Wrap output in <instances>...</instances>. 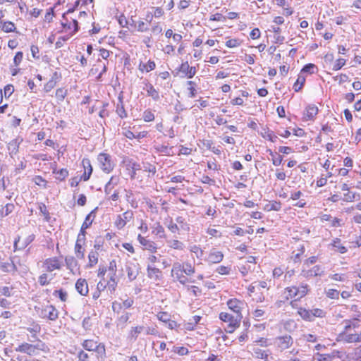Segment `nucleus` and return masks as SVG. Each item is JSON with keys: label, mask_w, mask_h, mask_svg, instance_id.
Instances as JSON below:
<instances>
[{"label": "nucleus", "mask_w": 361, "mask_h": 361, "mask_svg": "<svg viewBox=\"0 0 361 361\" xmlns=\"http://www.w3.org/2000/svg\"><path fill=\"white\" fill-rule=\"evenodd\" d=\"M81 345L85 350L95 352L99 361H103L106 357L105 345L103 343L94 339H85L82 342Z\"/></svg>", "instance_id": "obj_1"}, {"label": "nucleus", "mask_w": 361, "mask_h": 361, "mask_svg": "<svg viewBox=\"0 0 361 361\" xmlns=\"http://www.w3.org/2000/svg\"><path fill=\"white\" fill-rule=\"evenodd\" d=\"M309 291V286L306 283H302L300 286H290L285 288L286 299L295 298V300L305 297Z\"/></svg>", "instance_id": "obj_2"}, {"label": "nucleus", "mask_w": 361, "mask_h": 361, "mask_svg": "<svg viewBox=\"0 0 361 361\" xmlns=\"http://www.w3.org/2000/svg\"><path fill=\"white\" fill-rule=\"evenodd\" d=\"M243 316L234 317L233 315L227 312H221L219 319L224 322L228 323L226 328V331L228 334H232L234 331L239 327L240 322Z\"/></svg>", "instance_id": "obj_3"}, {"label": "nucleus", "mask_w": 361, "mask_h": 361, "mask_svg": "<svg viewBox=\"0 0 361 361\" xmlns=\"http://www.w3.org/2000/svg\"><path fill=\"white\" fill-rule=\"evenodd\" d=\"M293 343V337L288 334L276 336L274 341L276 350L280 353H283L286 350L290 348Z\"/></svg>", "instance_id": "obj_4"}, {"label": "nucleus", "mask_w": 361, "mask_h": 361, "mask_svg": "<svg viewBox=\"0 0 361 361\" xmlns=\"http://www.w3.org/2000/svg\"><path fill=\"white\" fill-rule=\"evenodd\" d=\"M100 169L105 173H109L114 168L111 157L106 153H100L97 157Z\"/></svg>", "instance_id": "obj_5"}, {"label": "nucleus", "mask_w": 361, "mask_h": 361, "mask_svg": "<svg viewBox=\"0 0 361 361\" xmlns=\"http://www.w3.org/2000/svg\"><path fill=\"white\" fill-rule=\"evenodd\" d=\"M317 361H334L336 359H340L344 361L346 355L345 353L341 350H334L330 353L320 354L317 353Z\"/></svg>", "instance_id": "obj_6"}, {"label": "nucleus", "mask_w": 361, "mask_h": 361, "mask_svg": "<svg viewBox=\"0 0 361 361\" xmlns=\"http://www.w3.org/2000/svg\"><path fill=\"white\" fill-rule=\"evenodd\" d=\"M324 269L320 265H315L311 269L303 268L300 272V276L305 279H310L315 276L324 275Z\"/></svg>", "instance_id": "obj_7"}, {"label": "nucleus", "mask_w": 361, "mask_h": 361, "mask_svg": "<svg viewBox=\"0 0 361 361\" xmlns=\"http://www.w3.org/2000/svg\"><path fill=\"white\" fill-rule=\"evenodd\" d=\"M133 219V212L131 210H128L116 216L114 224L118 229L121 230Z\"/></svg>", "instance_id": "obj_8"}, {"label": "nucleus", "mask_w": 361, "mask_h": 361, "mask_svg": "<svg viewBox=\"0 0 361 361\" xmlns=\"http://www.w3.org/2000/svg\"><path fill=\"white\" fill-rule=\"evenodd\" d=\"M73 12V10L69 9L66 13H64L62 16L63 21L61 22V25L63 28L66 30H71L73 28V32L70 34V36H73L75 32L78 31V23L75 19H72L71 22H68L66 16Z\"/></svg>", "instance_id": "obj_9"}, {"label": "nucleus", "mask_w": 361, "mask_h": 361, "mask_svg": "<svg viewBox=\"0 0 361 361\" xmlns=\"http://www.w3.org/2000/svg\"><path fill=\"white\" fill-rule=\"evenodd\" d=\"M228 308L237 314L238 317L242 316L241 312L245 305L243 300L237 298H231L227 301Z\"/></svg>", "instance_id": "obj_10"}, {"label": "nucleus", "mask_w": 361, "mask_h": 361, "mask_svg": "<svg viewBox=\"0 0 361 361\" xmlns=\"http://www.w3.org/2000/svg\"><path fill=\"white\" fill-rule=\"evenodd\" d=\"M137 240L144 249L147 250L151 252H155L157 251V245L154 241L147 239L141 234H138Z\"/></svg>", "instance_id": "obj_11"}, {"label": "nucleus", "mask_w": 361, "mask_h": 361, "mask_svg": "<svg viewBox=\"0 0 361 361\" xmlns=\"http://www.w3.org/2000/svg\"><path fill=\"white\" fill-rule=\"evenodd\" d=\"M223 259L224 254L221 251L213 248L209 252L207 257L205 259V261L210 264H217L221 262Z\"/></svg>", "instance_id": "obj_12"}, {"label": "nucleus", "mask_w": 361, "mask_h": 361, "mask_svg": "<svg viewBox=\"0 0 361 361\" xmlns=\"http://www.w3.org/2000/svg\"><path fill=\"white\" fill-rule=\"evenodd\" d=\"M304 196L303 193L300 190H293L290 192V200H298L293 205L299 208H303L305 207L307 202L305 199L302 198Z\"/></svg>", "instance_id": "obj_13"}, {"label": "nucleus", "mask_w": 361, "mask_h": 361, "mask_svg": "<svg viewBox=\"0 0 361 361\" xmlns=\"http://www.w3.org/2000/svg\"><path fill=\"white\" fill-rule=\"evenodd\" d=\"M44 266L47 271H53L56 269H60L61 262L57 257H51L47 259L44 262Z\"/></svg>", "instance_id": "obj_14"}, {"label": "nucleus", "mask_w": 361, "mask_h": 361, "mask_svg": "<svg viewBox=\"0 0 361 361\" xmlns=\"http://www.w3.org/2000/svg\"><path fill=\"white\" fill-rule=\"evenodd\" d=\"M38 349V346L35 345H32L27 343H23L19 345L16 348V351L24 353L29 355H35L36 350Z\"/></svg>", "instance_id": "obj_15"}, {"label": "nucleus", "mask_w": 361, "mask_h": 361, "mask_svg": "<svg viewBox=\"0 0 361 361\" xmlns=\"http://www.w3.org/2000/svg\"><path fill=\"white\" fill-rule=\"evenodd\" d=\"M82 165L84 169V173L81 176L80 180H83L84 181H87L90 179V176L92 173V167L90 163V160L89 159H83L82 161Z\"/></svg>", "instance_id": "obj_16"}, {"label": "nucleus", "mask_w": 361, "mask_h": 361, "mask_svg": "<svg viewBox=\"0 0 361 361\" xmlns=\"http://www.w3.org/2000/svg\"><path fill=\"white\" fill-rule=\"evenodd\" d=\"M318 114V108L314 104L308 105L304 112V118L305 121H313Z\"/></svg>", "instance_id": "obj_17"}, {"label": "nucleus", "mask_w": 361, "mask_h": 361, "mask_svg": "<svg viewBox=\"0 0 361 361\" xmlns=\"http://www.w3.org/2000/svg\"><path fill=\"white\" fill-rule=\"evenodd\" d=\"M44 317H47L49 319L54 321L58 318V311L52 305L47 306L42 312Z\"/></svg>", "instance_id": "obj_18"}, {"label": "nucleus", "mask_w": 361, "mask_h": 361, "mask_svg": "<svg viewBox=\"0 0 361 361\" xmlns=\"http://www.w3.org/2000/svg\"><path fill=\"white\" fill-rule=\"evenodd\" d=\"M152 233L159 238H166V233L164 228L159 222H156L152 227Z\"/></svg>", "instance_id": "obj_19"}, {"label": "nucleus", "mask_w": 361, "mask_h": 361, "mask_svg": "<svg viewBox=\"0 0 361 361\" xmlns=\"http://www.w3.org/2000/svg\"><path fill=\"white\" fill-rule=\"evenodd\" d=\"M75 288L81 295H86L88 293V285L85 279H79L75 283Z\"/></svg>", "instance_id": "obj_20"}, {"label": "nucleus", "mask_w": 361, "mask_h": 361, "mask_svg": "<svg viewBox=\"0 0 361 361\" xmlns=\"http://www.w3.org/2000/svg\"><path fill=\"white\" fill-rule=\"evenodd\" d=\"M22 140H19L18 138L13 139L11 141L9 142L8 144V150L9 155L13 157L14 155H16L19 149V145L21 142Z\"/></svg>", "instance_id": "obj_21"}, {"label": "nucleus", "mask_w": 361, "mask_h": 361, "mask_svg": "<svg viewBox=\"0 0 361 361\" xmlns=\"http://www.w3.org/2000/svg\"><path fill=\"white\" fill-rule=\"evenodd\" d=\"M176 222L179 226L180 231L189 232L190 231V226L185 217L182 216H177Z\"/></svg>", "instance_id": "obj_22"}, {"label": "nucleus", "mask_w": 361, "mask_h": 361, "mask_svg": "<svg viewBox=\"0 0 361 361\" xmlns=\"http://www.w3.org/2000/svg\"><path fill=\"white\" fill-rule=\"evenodd\" d=\"M120 181V178L118 176H113L111 177L110 180L106 184L104 187V192L106 194H110L112 189L116 186Z\"/></svg>", "instance_id": "obj_23"}, {"label": "nucleus", "mask_w": 361, "mask_h": 361, "mask_svg": "<svg viewBox=\"0 0 361 361\" xmlns=\"http://www.w3.org/2000/svg\"><path fill=\"white\" fill-rule=\"evenodd\" d=\"M145 330L143 326H137L132 327L128 333V339L131 341H135L139 336Z\"/></svg>", "instance_id": "obj_24"}, {"label": "nucleus", "mask_w": 361, "mask_h": 361, "mask_svg": "<svg viewBox=\"0 0 361 361\" xmlns=\"http://www.w3.org/2000/svg\"><path fill=\"white\" fill-rule=\"evenodd\" d=\"M155 152L165 156H170L172 154V147L162 144H157L154 146Z\"/></svg>", "instance_id": "obj_25"}, {"label": "nucleus", "mask_w": 361, "mask_h": 361, "mask_svg": "<svg viewBox=\"0 0 361 361\" xmlns=\"http://www.w3.org/2000/svg\"><path fill=\"white\" fill-rule=\"evenodd\" d=\"M171 273L175 280L178 278L179 276L184 274L182 264L178 262H174Z\"/></svg>", "instance_id": "obj_26"}, {"label": "nucleus", "mask_w": 361, "mask_h": 361, "mask_svg": "<svg viewBox=\"0 0 361 361\" xmlns=\"http://www.w3.org/2000/svg\"><path fill=\"white\" fill-rule=\"evenodd\" d=\"M147 94L149 97H151L154 101H158L160 99L159 92L154 87V86L148 83L146 85Z\"/></svg>", "instance_id": "obj_27"}, {"label": "nucleus", "mask_w": 361, "mask_h": 361, "mask_svg": "<svg viewBox=\"0 0 361 361\" xmlns=\"http://www.w3.org/2000/svg\"><path fill=\"white\" fill-rule=\"evenodd\" d=\"M147 275L149 278L155 280H159L161 276V271L156 267L148 265L147 267Z\"/></svg>", "instance_id": "obj_28"}, {"label": "nucleus", "mask_w": 361, "mask_h": 361, "mask_svg": "<svg viewBox=\"0 0 361 361\" xmlns=\"http://www.w3.org/2000/svg\"><path fill=\"white\" fill-rule=\"evenodd\" d=\"M0 269L2 271L7 273H14L17 271L16 266L13 262L0 263Z\"/></svg>", "instance_id": "obj_29"}, {"label": "nucleus", "mask_w": 361, "mask_h": 361, "mask_svg": "<svg viewBox=\"0 0 361 361\" xmlns=\"http://www.w3.org/2000/svg\"><path fill=\"white\" fill-rule=\"evenodd\" d=\"M66 265L71 271L73 272L78 269V262L73 256H67L65 258Z\"/></svg>", "instance_id": "obj_30"}, {"label": "nucleus", "mask_w": 361, "mask_h": 361, "mask_svg": "<svg viewBox=\"0 0 361 361\" xmlns=\"http://www.w3.org/2000/svg\"><path fill=\"white\" fill-rule=\"evenodd\" d=\"M253 356L257 359H262L266 360L268 358L269 354L267 351L262 350L257 347L252 348Z\"/></svg>", "instance_id": "obj_31"}, {"label": "nucleus", "mask_w": 361, "mask_h": 361, "mask_svg": "<svg viewBox=\"0 0 361 361\" xmlns=\"http://www.w3.org/2000/svg\"><path fill=\"white\" fill-rule=\"evenodd\" d=\"M298 313L304 320L309 322L313 321V316H312L311 310L300 307L298 310Z\"/></svg>", "instance_id": "obj_32"}, {"label": "nucleus", "mask_w": 361, "mask_h": 361, "mask_svg": "<svg viewBox=\"0 0 361 361\" xmlns=\"http://www.w3.org/2000/svg\"><path fill=\"white\" fill-rule=\"evenodd\" d=\"M343 200V201L348 202L357 201V200H360V195L357 192L348 191V192L344 193Z\"/></svg>", "instance_id": "obj_33"}, {"label": "nucleus", "mask_w": 361, "mask_h": 361, "mask_svg": "<svg viewBox=\"0 0 361 361\" xmlns=\"http://www.w3.org/2000/svg\"><path fill=\"white\" fill-rule=\"evenodd\" d=\"M89 262L87 267L92 268L98 262V252L97 251L91 250L88 255Z\"/></svg>", "instance_id": "obj_34"}, {"label": "nucleus", "mask_w": 361, "mask_h": 361, "mask_svg": "<svg viewBox=\"0 0 361 361\" xmlns=\"http://www.w3.org/2000/svg\"><path fill=\"white\" fill-rule=\"evenodd\" d=\"M267 152L269 153V154L271 157V161H272V164L274 165V166H279L281 163H282V161H283V157L276 152H274L271 149H268L267 150Z\"/></svg>", "instance_id": "obj_35"}, {"label": "nucleus", "mask_w": 361, "mask_h": 361, "mask_svg": "<svg viewBox=\"0 0 361 361\" xmlns=\"http://www.w3.org/2000/svg\"><path fill=\"white\" fill-rule=\"evenodd\" d=\"M94 209L92 210L85 218L82 225V229H87L92 224V221L94 220V218L95 217V210Z\"/></svg>", "instance_id": "obj_36"}, {"label": "nucleus", "mask_w": 361, "mask_h": 361, "mask_svg": "<svg viewBox=\"0 0 361 361\" xmlns=\"http://www.w3.org/2000/svg\"><path fill=\"white\" fill-rule=\"evenodd\" d=\"M156 67V64L154 61L149 60L147 63H140L139 65V69L141 71H146L149 72L152 70H154Z\"/></svg>", "instance_id": "obj_37"}, {"label": "nucleus", "mask_w": 361, "mask_h": 361, "mask_svg": "<svg viewBox=\"0 0 361 361\" xmlns=\"http://www.w3.org/2000/svg\"><path fill=\"white\" fill-rule=\"evenodd\" d=\"M34 240L33 235H30L25 240V243L20 247H18V243L20 240V237H18V238L15 239L14 241V251H16L18 250H23L24 249L28 244H30L32 240Z\"/></svg>", "instance_id": "obj_38"}, {"label": "nucleus", "mask_w": 361, "mask_h": 361, "mask_svg": "<svg viewBox=\"0 0 361 361\" xmlns=\"http://www.w3.org/2000/svg\"><path fill=\"white\" fill-rule=\"evenodd\" d=\"M183 272L186 276H191L195 272V268L189 262L182 264Z\"/></svg>", "instance_id": "obj_39"}, {"label": "nucleus", "mask_w": 361, "mask_h": 361, "mask_svg": "<svg viewBox=\"0 0 361 361\" xmlns=\"http://www.w3.org/2000/svg\"><path fill=\"white\" fill-rule=\"evenodd\" d=\"M267 211H280L281 209V203L277 201L270 202L269 204L265 205L264 208Z\"/></svg>", "instance_id": "obj_40"}, {"label": "nucleus", "mask_w": 361, "mask_h": 361, "mask_svg": "<svg viewBox=\"0 0 361 361\" xmlns=\"http://www.w3.org/2000/svg\"><path fill=\"white\" fill-rule=\"evenodd\" d=\"M0 28L5 32H14L16 30L15 24L11 21L3 22Z\"/></svg>", "instance_id": "obj_41"}, {"label": "nucleus", "mask_w": 361, "mask_h": 361, "mask_svg": "<svg viewBox=\"0 0 361 361\" xmlns=\"http://www.w3.org/2000/svg\"><path fill=\"white\" fill-rule=\"evenodd\" d=\"M116 113L121 118L127 117V113L124 109L123 101L121 98H119V102L116 106Z\"/></svg>", "instance_id": "obj_42"}, {"label": "nucleus", "mask_w": 361, "mask_h": 361, "mask_svg": "<svg viewBox=\"0 0 361 361\" xmlns=\"http://www.w3.org/2000/svg\"><path fill=\"white\" fill-rule=\"evenodd\" d=\"M56 174V178L59 180H63L68 176V171L66 169H61L59 171H54Z\"/></svg>", "instance_id": "obj_43"}, {"label": "nucleus", "mask_w": 361, "mask_h": 361, "mask_svg": "<svg viewBox=\"0 0 361 361\" xmlns=\"http://www.w3.org/2000/svg\"><path fill=\"white\" fill-rule=\"evenodd\" d=\"M75 254L78 259H84L85 258V248L83 246L80 245L79 244L75 245Z\"/></svg>", "instance_id": "obj_44"}, {"label": "nucleus", "mask_w": 361, "mask_h": 361, "mask_svg": "<svg viewBox=\"0 0 361 361\" xmlns=\"http://www.w3.org/2000/svg\"><path fill=\"white\" fill-rule=\"evenodd\" d=\"M305 82V77H303L302 75H299L296 82L293 85L294 90L295 92H299L300 90V89L302 87V86L304 85Z\"/></svg>", "instance_id": "obj_45"}, {"label": "nucleus", "mask_w": 361, "mask_h": 361, "mask_svg": "<svg viewBox=\"0 0 361 361\" xmlns=\"http://www.w3.org/2000/svg\"><path fill=\"white\" fill-rule=\"evenodd\" d=\"M126 198L132 207L136 208L137 207V202L135 200L133 192L131 190L126 192Z\"/></svg>", "instance_id": "obj_46"}, {"label": "nucleus", "mask_w": 361, "mask_h": 361, "mask_svg": "<svg viewBox=\"0 0 361 361\" xmlns=\"http://www.w3.org/2000/svg\"><path fill=\"white\" fill-rule=\"evenodd\" d=\"M189 250L191 252L195 254L197 258H202V257L203 256V250L200 247L199 245H190Z\"/></svg>", "instance_id": "obj_47"}, {"label": "nucleus", "mask_w": 361, "mask_h": 361, "mask_svg": "<svg viewBox=\"0 0 361 361\" xmlns=\"http://www.w3.org/2000/svg\"><path fill=\"white\" fill-rule=\"evenodd\" d=\"M201 319L202 317L197 315L192 317V318L190 319L189 322L187 324V329H193L194 326L200 322Z\"/></svg>", "instance_id": "obj_48"}, {"label": "nucleus", "mask_w": 361, "mask_h": 361, "mask_svg": "<svg viewBox=\"0 0 361 361\" xmlns=\"http://www.w3.org/2000/svg\"><path fill=\"white\" fill-rule=\"evenodd\" d=\"M141 169H142L144 171L149 172L152 175H154L157 172L156 166L147 162L143 163V166L141 167Z\"/></svg>", "instance_id": "obj_49"}, {"label": "nucleus", "mask_w": 361, "mask_h": 361, "mask_svg": "<svg viewBox=\"0 0 361 361\" xmlns=\"http://www.w3.org/2000/svg\"><path fill=\"white\" fill-rule=\"evenodd\" d=\"M116 273H112V272L109 273V275L110 276V277H109V281H108V286H109V288L111 289L112 290H115L116 285H117V283L116 281Z\"/></svg>", "instance_id": "obj_50"}, {"label": "nucleus", "mask_w": 361, "mask_h": 361, "mask_svg": "<svg viewBox=\"0 0 361 361\" xmlns=\"http://www.w3.org/2000/svg\"><path fill=\"white\" fill-rule=\"evenodd\" d=\"M171 351L179 355H185L189 352L188 349L183 346H173Z\"/></svg>", "instance_id": "obj_51"}, {"label": "nucleus", "mask_w": 361, "mask_h": 361, "mask_svg": "<svg viewBox=\"0 0 361 361\" xmlns=\"http://www.w3.org/2000/svg\"><path fill=\"white\" fill-rule=\"evenodd\" d=\"M167 228L172 233H180V231L179 228V226H178L176 222H173L172 220L169 221V223L167 224Z\"/></svg>", "instance_id": "obj_52"}, {"label": "nucleus", "mask_w": 361, "mask_h": 361, "mask_svg": "<svg viewBox=\"0 0 361 361\" xmlns=\"http://www.w3.org/2000/svg\"><path fill=\"white\" fill-rule=\"evenodd\" d=\"M341 240L339 238H336L335 240H334L333 243H332V245L337 248V250L339 251V252L343 254V253H345L347 252V249L345 247L341 245Z\"/></svg>", "instance_id": "obj_53"}, {"label": "nucleus", "mask_w": 361, "mask_h": 361, "mask_svg": "<svg viewBox=\"0 0 361 361\" xmlns=\"http://www.w3.org/2000/svg\"><path fill=\"white\" fill-rule=\"evenodd\" d=\"M157 317L159 321L168 322L171 321V315L166 312H160L157 314Z\"/></svg>", "instance_id": "obj_54"}, {"label": "nucleus", "mask_w": 361, "mask_h": 361, "mask_svg": "<svg viewBox=\"0 0 361 361\" xmlns=\"http://www.w3.org/2000/svg\"><path fill=\"white\" fill-rule=\"evenodd\" d=\"M340 293L336 289H328L326 290V295L327 298L331 299H338Z\"/></svg>", "instance_id": "obj_55"}, {"label": "nucleus", "mask_w": 361, "mask_h": 361, "mask_svg": "<svg viewBox=\"0 0 361 361\" xmlns=\"http://www.w3.org/2000/svg\"><path fill=\"white\" fill-rule=\"evenodd\" d=\"M189 68L190 66L188 62L186 61L185 63H182L180 66L177 68V70L178 72H180L183 74L182 77H186Z\"/></svg>", "instance_id": "obj_56"}, {"label": "nucleus", "mask_w": 361, "mask_h": 361, "mask_svg": "<svg viewBox=\"0 0 361 361\" xmlns=\"http://www.w3.org/2000/svg\"><path fill=\"white\" fill-rule=\"evenodd\" d=\"M131 316V314L129 312H124L122 315H121L117 321L118 324L125 325L127 322L129 320L130 317Z\"/></svg>", "instance_id": "obj_57"}, {"label": "nucleus", "mask_w": 361, "mask_h": 361, "mask_svg": "<svg viewBox=\"0 0 361 361\" xmlns=\"http://www.w3.org/2000/svg\"><path fill=\"white\" fill-rule=\"evenodd\" d=\"M311 312H312V313H311L312 316H313V319L315 317L322 318L326 316V312H324L322 309L314 308V309L311 310Z\"/></svg>", "instance_id": "obj_58"}, {"label": "nucleus", "mask_w": 361, "mask_h": 361, "mask_svg": "<svg viewBox=\"0 0 361 361\" xmlns=\"http://www.w3.org/2000/svg\"><path fill=\"white\" fill-rule=\"evenodd\" d=\"M345 59L340 58L335 61L332 69L334 71H338L345 65Z\"/></svg>", "instance_id": "obj_59"}, {"label": "nucleus", "mask_w": 361, "mask_h": 361, "mask_svg": "<svg viewBox=\"0 0 361 361\" xmlns=\"http://www.w3.org/2000/svg\"><path fill=\"white\" fill-rule=\"evenodd\" d=\"M54 295L57 296L60 298V300L63 302L66 301L68 298V294L66 291L62 289L56 290L53 293Z\"/></svg>", "instance_id": "obj_60"}, {"label": "nucleus", "mask_w": 361, "mask_h": 361, "mask_svg": "<svg viewBox=\"0 0 361 361\" xmlns=\"http://www.w3.org/2000/svg\"><path fill=\"white\" fill-rule=\"evenodd\" d=\"M317 69V67L313 63L306 64L302 69L301 70V73H307L310 74H313L314 73V70Z\"/></svg>", "instance_id": "obj_61"}, {"label": "nucleus", "mask_w": 361, "mask_h": 361, "mask_svg": "<svg viewBox=\"0 0 361 361\" xmlns=\"http://www.w3.org/2000/svg\"><path fill=\"white\" fill-rule=\"evenodd\" d=\"M170 247L171 248L182 250L184 248V245L182 242L178 240H173L170 243Z\"/></svg>", "instance_id": "obj_62"}, {"label": "nucleus", "mask_w": 361, "mask_h": 361, "mask_svg": "<svg viewBox=\"0 0 361 361\" xmlns=\"http://www.w3.org/2000/svg\"><path fill=\"white\" fill-rule=\"evenodd\" d=\"M143 119L146 122H150L154 120V115L151 110H146L143 113Z\"/></svg>", "instance_id": "obj_63"}, {"label": "nucleus", "mask_w": 361, "mask_h": 361, "mask_svg": "<svg viewBox=\"0 0 361 361\" xmlns=\"http://www.w3.org/2000/svg\"><path fill=\"white\" fill-rule=\"evenodd\" d=\"M78 361H89L90 355L83 350H80L77 353Z\"/></svg>", "instance_id": "obj_64"}]
</instances>
